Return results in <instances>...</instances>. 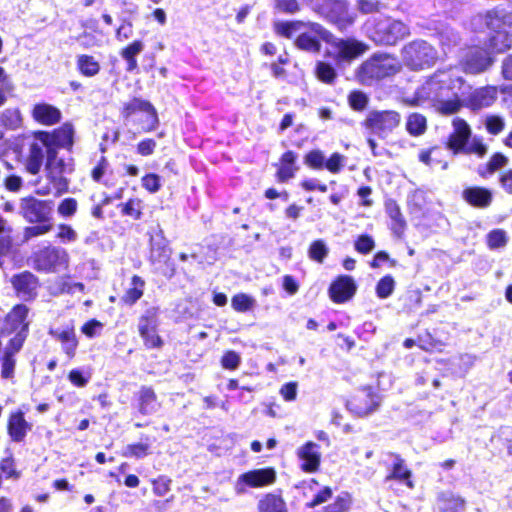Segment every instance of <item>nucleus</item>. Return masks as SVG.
<instances>
[{
  "mask_svg": "<svg viewBox=\"0 0 512 512\" xmlns=\"http://www.w3.org/2000/svg\"><path fill=\"white\" fill-rule=\"evenodd\" d=\"M471 89L456 68L437 70L428 77L411 96L404 97L405 104L413 107H431L441 115L458 113L463 107L473 111L491 107L498 98V87Z\"/></svg>",
  "mask_w": 512,
  "mask_h": 512,
  "instance_id": "f257e3e1",
  "label": "nucleus"
},
{
  "mask_svg": "<svg viewBox=\"0 0 512 512\" xmlns=\"http://www.w3.org/2000/svg\"><path fill=\"white\" fill-rule=\"evenodd\" d=\"M275 31L287 38H295V46L309 53L321 50V41L328 43L330 32L315 22L286 21L275 24Z\"/></svg>",
  "mask_w": 512,
  "mask_h": 512,
  "instance_id": "f03ea898",
  "label": "nucleus"
},
{
  "mask_svg": "<svg viewBox=\"0 0 512 512\" xmlns=\"http://www.w3.org/2000/svg\"><path fill=\"white\" fill-rule=\"evenodd\" d=\"M401 69L399 60L385 53H374L355 71L358 82L371 86L380 80L398 73Z\"/></svg>",
  "mask_w": 512,
  "mask_h": 512,
  "instance_id": "7ed1b4c3",
  "label": "nucleus"
},
{
  "mask_svg": "<svg viewBox=\"0 0 512 512\" xmlns=\"http://www.w3.org/2000/svg\"><path fill=\"white\" fill-rule=\"evenodd\" d=\"M486 24L493 32L489 40L490 49L498 53L509 49L512 43V13L505 9L488 11Z\"/></svg>",
  "mask_w": 512,
  "mask_h": 512,
  "instance_id": "20e7f679",
  "label": "nucleus"
},
{
  "mask_svg": "<svg viewBox=\"0 0 512 512\" xmlns=\"http://www.w3.org/2000/svg\"><path fill=\"white\" fill-rule=\"evenodd\" d=\"M369 37L378 44L394 45L408 36L406 24L390 17H379L368 23Z\"/></svg>",
  "mask_w": 512,
  "mask_h": 512,
  "instance_id": "39448f33",
  "label": "nucleus"
},
{
  "mask_svg": "<svg viewBox=\"0 0 512 512\" xmlns=\"http://www.w3.org/2000/svg\"><path fill=\"white\" fill-rule=\"evenodd\" d=\"M74 171V162L70 156L60 157L57 151H49L45 165L46 177L58 193L68 189V176Z\"/></svg>",
  "mask_w": 512,
  "mask_h": 512,
  "instance_id": "423d86ee",
  "label": "nucleus"
},
{
  "mask_svg": "<svg viewBox=\"0 0 512 512\" xmlns=\"http://www.w3.org/2000/svg\"><path fill=\"white\" fill-rule=\"evenodd\" d=\"M328 55L338 64H350L369 50V45L353 37L338 38L330 33Z\"/></svg>",
  "mask_w": 512,
  "mask_h": 512,
  "instance_id": "0eeeda50",
  "label": "nucleus"
},
{
  "mask_svg": "<svg viewBox=\"0 0 512 512\" xmlns=\"http://www.w3.org/2000/svg\"><path fill=\"white\" fill-rule=\"evenodd\" d=\"M32 261L34 269L39 272L58 273L68 269L70 256L62 247L46 246L34 252Z\"/></svg>",
  "mask_w": 512,
  "mask_h": 512,
  "instance_id": "6e6552de",
  "label": "nucleus"
},
{
  "mask_svg": "<svg viewBox=\"0 0 512 512\" xmlns=\"http://www.w3.org/2000/svg\"><path fill=\"white\" fill-rule=\"evenodd\" d=\"M401 123V115L395 110H371L362 125L370 134L380 139L388 137Z\"/></svg>",
  "mask_w": 512,
  "mask_h": 512,
  "instance_id": "1a4fd4ad",
  "label": "nucleus"
},
{
  "mask_svg": "<svg viewBox=\"0 0 512 512\" xmlns=\"http://www.w3.org/2000/svg\"><path fill=\"white\" fill-rule=\"evenodd\" d=\"M436 58V50L424 40L412 41L402 49L403 62L414 70L431 66Z\"/></svg>",
  "mask_w": 512,
  "mask_h": 512,
  "instance_id": "9d476101",
  "label": "nucleus"
},
{
  "mask_svg": "<svg viewBox=\"0 0 512 512\" xmlns=\"http://www.w3.org/2000/svg\"><path fill=\"white\" fill-rule=\"evenodd\" d=\"M53 209V201L39 200L33 196L23 197L19 203V214L30 223L50 221Z\"/></svg>",
  "mask_w": 512,
  "mask_h": 512,
  "instance_id": "9b49d317",
  "label": "nucleus"
},
{
  "mask_svg": "<svg viewBox=\"0 0 512 512\" xmlns=\"http://www.w3.org/2000/svg\"><path fill=\"white\" fill-rule=\"evenodd\" d=\"M276 474L272 468L255 469L239 475L234 484L238 495L245 494L250 488H262L275 481Z\"/></svg>",
  "mask_w": 512,
  "mask_h": 512,
  "instance_id": "f8f14e48",
  "label": "nucleus"
},
{
  "mask_svg": "<svg viewBox=\"0 0 512 512\" xmlns=\"http://www.w3.org/2000/svg\"><path fill=\"white\" fill-rule=\"evenodd\" d=\"M493 63L491 53L480 47H470L462 59L464 70L470 74H479L488 69Z\"/></svg>",
  "mask_w": 512,
  "mask_h": 512,
  "instance_id": "ddd939ff",
  "label": "nucleus"
},
{
  "mask_svg": "<svg viewBox=\"0 0 512 512\" xmlns=\"http://www.w3.org/2000/svg\"><path fill=\"white\" fill-rule=\"evenodd\" d=\"M452 128L453 131L447 140V148L451 150L454 155H456L465 149V146L471 137L472 130L469 124L460 117L453 119Z\"/></svg>",
  "mask_w": 512,
  "mask_h": 512,
  "instance_id": "4468645a",
  "label": "nucleus"
},
{
  "mask_svg": "<svg viewBox=\"0 0 512 512\" xmlns=\"http://www.w3.org/2000/svg\"><path fill=\"white\" fill-rule=\"evenodd\" d=\"M74 130L71 124H64L60 128L48 132H38L39 139H43L48 145V152L57 151V148H71L73 145Z\"/></svg>",
  "mask_w": 512,
  "mask_h": 512,
  "instance_id": "2eb2a0df",
  "label": "nucleus"
},
{
  "mask_svg": "<svg viewBox=\"0 0 512 512\" xmlns=\"http://www.w3.org/2000/svg\"><path fill=\"white\" fill-rule=\"evenodd\" d=\"M357 291L355 280L348 275L338 276L329 287V296L334 303H345L353 298Z\"/></svg>",
  "mask_w": 512,
  "mask_h": 512,
  "instance_id": "dca6fc26",
  "label": "nucleus"
},
{
  "mask_svg": "<svg viewBox=\"0 0 512 512\" xmlns=\"http://www.w3.org/2000/svg\"><path fill=\"white\" fill-rule=\"evenodd\" d=\"M379 405L378 397L371 389H363L354 394L347 402V407L358 416L372 413Z\"/></svg>",
  "mask_w": 512,
  "mask_h": 512,
  "instance_id": "f3484780",
  "label": "nucleus"
},
{
  "mask_svg": "<svg viewBox=\"0 0 512 512\" xmlns=\"http://www.w3.org/2000/svg\"><path fill=\"white\" fill-rule=\"evenodd\" d=\"M11 283L17 295L23 299L34 298L39 287L38 278L28 271L14 275L11 279Z\"/></svg>",
  "mask_w": 512,
  "mask_h": 512,
  "instance_id": "a211bd4d",
  "label": "nucleus"
},
{
  "mask_svg": "<svg viewBox=\"0 0 512 512\" xmlns=\"http://www.w3.org/2000/svg\"><path fill=\"white\" fill-rule=\"evenodd\" d=\"M44 149L48 154L47 143L43 141V139H39L38 133H36L34 141L30 144L29 153L25 162L26 170L29 173L35 175L40 171L44 160Z\"/></svg>",
  "mask_w": 512,
  "mask_h": 512,
  "instance_id": "6ab92c4d",
  "label": "nucleus"
},
{
  "mask_svg": "<svg viewBox=\"0 0 512 512\" xmlns=\"http://www.w3.org/2000/svg\"><path fill=\"white\" fill-rule=\"evenodd\" d=\"M297 455L302 461L301 468L305 472H315L320 465L321 454L319 446L314 442H307L297 450Z\"/></svg>",
  "mask_w": 512,
  "mask_h": 512,
  "instance_id": "aec40b11",
  "label": "nucleus"
},
{
  "mask_svg": "<svg viewBox=\"0 0 512 512\" xmlns=\"http://www.w3.org/2000/svg\"><path fill=\"white\" fill-rule=\"evenodd\" d=\"M16 322H7V327H5L1 335L4 336L6 333H10L11 331H15L16 334L9 340V344L6 347V354L15 355L22 347L28 331V325H15Z\"/></svg>",
  "mask_w": 512,
  "mask_h": 512,
  "instance_id": "412c9836",
  "label": "nucleus"
},
{
  "mask_svg": "<svg viewBox=\"0 0 512 512\" xmlns=\"http://www.w3.org/2000/svg\"><path fill=\"white\" fill-rule=\"evenodd\" d=\"M463 198L471 206L477 208L488 207L493 199L492 192L484 187H470L463 191Z\"/></svg>",
  "mask_w": 512,
  "mask_h": 512,
  "instance_id": "4be33fe9",
  "label": "nucleus"
},
{
  "mask_svg": "<svg viewBox=\"0 0 512 512\" xmlns=\"http://www.w3.org/2000/svg\"><path fill=\"white\" fill-rule=\"evenodd\" d=\"M138 410L142 415L155 413L159 408L157 395L153 388L142 386L138 391Z\"/></svg>",
  "mask_w": 512,
  "mask_h": 512,
  "instance_id": "5701e85b",
  "label": "nucleus"
},
{
  "mask_svg": "<svg viewBox=\"0 0 512 512\" xmlns=\"http://www.w3.org/2000/svg\"><path fill=\"white\" fill-rule=\"evenodd\" d=\"M32 114L37 122L44 125H53L59 122L61 118L60 110L46 103L35 105Z\"/></svg>",
  "mask_w": 512,
  "mask_h": 512,
  "instance_id": "b1692460",
  "label": "nucleus"
},
{
  "mask_svg": "<svg viewBox=\"0 0 512 512\" xmlns=\"http://www.w3.org/2000/svg\"><path fill=\"white\" fill-rule=\"evenodd\" d=\"M50 333L62 343L66 354L69 358H72L78 345L73 328L69 326L51 328Z\"/></svg>",
  "mask_w": 512,
  "mask_h": 512,
  "instance_id": "393cba45",
  "label": "nucleus"
},
{
  "mask_svg": "<svg viewBox=\"0 0 512 512\" xmlns=\"http://www.w3.org/2000/svg\"><path fill=\"white\" fill-rule=\"evenodd\" d=\"M296 160L297 154L293 151H287L282 155L277 170V178L280 182H286L295 176L298 171Z\"/></svg>",
  "mask_w": 512,
  "mask_h": 512,
  "instance_id": "a878e982",
  "label": "nucleus"
},
{
  "mask_svg": "<svg viewBox=\"0 0 512 512\" xmlns=\"http://www.w3.org/2000/svg\"><path fill=\"white\" fill-rule=\"evenodd\" d=\"M30 429L29 423L24 419L23 413H12L8 422V431L14 441H21Z\"/></svg>",
  "mask_w": 512,
  "mask_h": 512,
  "instance_id": "bb28decb",
  "label": "nucleus"
},
{
  "mask_svg": "<svg viewBox=\"0 0 512 512\" xmlns=\"http://www.w3.org/2000/svg\"><path fill=\"white\" fill-rule=\"evenodd\" d=\"M85 287L80 282H73L70 277H61L52 286L51 291L54 294H70L80 296L84 294Z\"/></svg>",
  "mask_w": 512,
  "mask_h": 512,
  "instance_id": "cd10ccee",
  "label": "nucleus"
},
{
  "mask_svg": "<svg viewBox=\"0 0 512 512\" xmlns=\"http://www.w3.org/2000/svg\"><path fill=\"white\" fill-rule=\"evenodd\" d=\"M386 212L392 221L391 229L393 233L398 237H401L404 233L406 222L403 218L400 207L396 202L388 201L386 203Z\"/></svg>",
  "mask_w": 512,
  "mask_h": 512,
  "instance_id": "c85d7f7f",
  "label": "nucleus"
},
{
  "mask_svg": "<svg viewBox=\"0 0 512 512\" xmlns=\"http://www.w3.org/2000/svg\"><path fill=\"white\" fill-rule=\"evenodd\" d=\"M144 287V280L139 276H133L121 298L122 301L129 305L134 304L138 299L142 297Z\"/></svg>",
  "mask_w": 512,
  "mask_h": 512,
  "instance_id": "c756f323",
  "label": "nucleus"
},
{
  "mask_svg": "<svg viewBox=\"0 0 512 512\" xmlns=\"http://www.w3.org/2000/svg\"><path fill=\"white\" fill-rule=\"evenodd\" d=\"M508 163V158L501 154L495 153L491 156L489 161L485 165H480L477 169L478 174L482 178H488L493 175L496 171L505 167Z\"/></svg>",
  "mask_w": 512,
  "mask_h": 512,
  "instance_id": "7c9ffc66",
  "label": "nucleus"
},
{
  "mask_svg": "<svg viewBox=\"0 0 512 512\" xmlns=\"http://www.w3.org/2000/svg\"><path fill=\"white\" fill-rule=\"evenodd\" d=\"M76 65L79 72L86 77H93L100 71L99 62L91 55H78Z\"/></svg>",
  "mask_w": 512,
  "mask_h": 512,
  "instance_id": "2f4dec72",
  "label": "nucleus"
},
{
  "mask_svg": "<svg viewBox=\"0 0 512 512\" xmlns=\"http://www.w3.org/2000/svg\"><path fill=\"white\" fill-rule=\"evenodd\" d=\"M259 512H287L284 500L277 495L267 494L258 504Z\"/></svg>",
  "mask_w": 512,
  "mask_h": 512,
  "instance_id": "473e14b6",
  "label": "nucleus"
},
{
  "mask_svg": "<svg viewBox=\"0 0 512 512\" xmlns=\"http://www.w3.org/2000/svg\"><path fill=\"white\" fill-rule=\"evenodd\" d=\"M427 129V119L420 113H411L406 120V130L414 137L421 136Z\"/></svg>",
  "mask_w": 512,
  "mask_h": 512,
  "instance_id": "72a5a7b5",
  "label": "nucleus"
},
{
  "mask_svg": "<svg viewBox=\"0 0 512 512\" xmlns=\"http://www.w3.org/2000/svg\"><path fill=\"white\" fill-rule=\"evenodd\" d=\"M411 477V471L407 469L404 465V460L401 459L399 456L396 457V462L393 465V469L390 475L386 477V480L389 481L391 479H397V480H407L406 485L409 488H413V482L409 480Z\"/></svg>",
  "mask_w": 512,
  "mask_h": 512,
  "instance_id": "f704fd0d",
  "label": "nucleus"
},
{
  "mask_svg": "<svg viewBox=\"0 0 512 512\" xmlns=\"http://www.w3.org/2000/svg\"><path fill=\"white\" fill-rule=\"evenodd\" d=\"M144 111H152V104L149 101L134 98L124 104L122 115L129 118L137 112L143 113Z\"/></svg>",
  "mask_w": 512,
  "mask_h": 512,
  "instance_id": "c9c22d12",
  "label": "nucleus"
},
{
  "mask_svg": "<svg viewBox=\"0 0 512 512\" xmlns=\"http://www.w3.org/2000/svg\"><path fill=\"white\" fill-rule=\"evenodd\" d=\"M507 232L503 229H494L486 236L487 246L491 250L504 248L508 243Z\"/></svg>",
  "mask_w": 512,
  "mask_h": 512,
  "instance_id": "e433bc0d",
  "label": "nucleus"
},
{
  "mask_svg": "<svg viewBox=\"0 0 512 512\" xmlns=\"http://www.w3.org/2000/svg\"><path fill=\"white\" fill-rule=\"evenodd\" d=\"M328 253L329 248L321 239L313 241L308 249L309 258L317 263H323Z\"/></svg>",
  "mask_w": 512,
  "mask_h": 512,
  "instance_id": "4c0bfd02",
  "label": "nucleus"
},
{
  "mask_svg": "<svg viewBox=\"0 0 512 512\" xmlns=\"http://www.w3.org/2000/svg\"><path fill=\"white\" fill-rule=\"evenodd\" d=\"M141 336L150 348L160 347L162 345L161 338L158 336L155 325L148 322L140 327Z\"/></svg>",
  "mask_w": 512,
  "mask_h": 512,
  "instance_id": "58836bf2",
  "label": "nucleus"
},
{
  "mask_svg": "<svg viewBox=\"0 0 512 512\" xmlns=\"http://www.w3.org/2000/svg\"><path fill=\"white\" fill-rule=\"evenodd\" d=\"M315 73L320 81L327 84L332 83L337 76L335 68L331 64L323 61L317 62Z\"/></svg>",
  "mask_w": 512,
  "mask_h": 512,
  "instance_id": "ea45409f",
  "label": "nucleus"
},
{
  "mask_svg": "<svg viewBox=\"0 0 512 512\" xmlns=\"http://www.w3.org/2000/svg\"><path fill=\"white\" fill-rule=\"evenodd\" d=\"M304 163L312 169L321 170L325 168V154L319 149H313L304 156Z\"/></svg>",
  "mask_w": 512,
  "mask_h": 512,
  "instance_id": "a19ab883",
  "label": "nucleus"
},
{
  "mask_svg": "<svg viewBox=\"0 0 512 512\" xmlns=\"http://www.w3.org/2000/svg\"><path fill=\"white\" fill-rule=\"evenodd\" d=\"M395 289V280L391 275L381 278L376 285V295L381 299L388 298Z\"/></svg>",
  "mask_w": 512,
  "mask_h": 512,
  "instance_id": "79ce46f5",
  "label": "nucleus"
},
{
  "mask_svg": "<svg viewBox=\"0 0 512 512\" xmlns=\"http://www.w3.org/2000/svg\"><path fill=\"white\" fill-rule=\"evenodd\" d=\"M231 305L234 310L239 312H245L251 310L255 305V300L244 293H239L233 296L231 300Z\"/></svg>",
  "mask_w": 512,
  "mask_h": 512,
  "instance_id": "37998d69",
  "label": "nucleus"
},
{
  "mask_svg": "<svg viewBox=\"0 0 512 512\" xmlns=\"http://www.w3.org/2000/svg\"><path fill=\"white\" fill-rule=\"evenodd\" d=\"M122 213L130 216L133 219H140L142 216L143 203L138 198L129 199L126 203L122 204Z\"/></svg>",
  "mask_w": 512,
  "mask_h": 512,
  "instance_id": "c03bdc74",
  "label": "nucleus"
},
{
  "mask_svg": "<svg viewBox=\"0 0 512 512\" xmlns=\"http://www.w3.org/2000/svg\"><path fill=\"white\" fill-rule=\"evenodd\" d=\"M56 238L63 244H71L78 240V233L68 224H59Z\"/></svg>",
  "mask_w": 512,
  "mask_h": 512,
  "instance_id": "a18cd8bd",
  "label": "nucleus"
},
{
  "mask_svg": "<svg viewBox=\"0 0 512 512\" xmlns=\"http://www.w3.org/2000/svg\"><path fill=\"white\" fill-rule=\"evenodd\" d=\"M347 161L346 156L335 152L326 160L325 168L333 174L339 173L345 166Z\"/></svg>",
  "mask_w": 512,
  "mask_h": 512,
  "instance_id": "49530a36",
  "label": "nucleus"
},
{
  "mask_svg": "<svg viewBox=\"0 0 512 512\" xmlns=\"http://www.w3.org/2000/svg\"><path fill=\"white\" fill-rule=\"evenodd\" d=\"M485 127L488 133L497 135L505 128V120L498 115H488L485 119Z\"/></svg>",
  "mask_w": 512,
  "mask_h": 512,
  "instance_id": "de8ad7c7",
  "label": "nucleus"
},
{
  "mask_svg": "<svg viewBox=\"0 0 512 512\" xmlns=\"http://www.w3.org/2000/svg\"><path fill=\"white\" fill-rule=\"evenodd\" d=\"M487 146L483 143L482 139L474 137L470 142L465 146V149L461 153L465 154H475L479 158H482L487 153Z\"/></svg>",
  "mask_w": 512,
  "mask_h": 512,
  "instance_id": "09e8293b",
  "label": "nucleus"
},
{
  "mask_svg": "<svg viewBox=\"0 0 512 512\" xmlns=\"http://www.w3.org/2000/svg\"><path fill=\"white\" fill-rule=\"evenodd\" d=\"M143 119L141 120V129L144 132H150L156 129L159 120L156 109L152 105V111H144Z\"/></svg>",
  "mask_w": 512,
  "mask_h": 512,
  "instance_id": "8fccbe9b",
  "label": "nucleus"
},
{
  "mask_svg": "<svg viewBox=\"0 0 512 512\" xmlns=\"http://www.w3.org/2000/svg\"><path fill=\"white\" fill-rule=\"evenodd\" d=\"M142 187L147 190L149 193H156L160 190L162 184H161V177L154 173L146 174L142 180Z\"/></svg>",
  "mask_w": 512,
  "mask_h": 512,
  "instance_id": "3c124183",
  "label": "nucleus"
},
{
  "mask_svg": "<svg viewBox=\"0 0 512 512\" xmlns=\"http://www.w3.org/2000/svg\"><path fill=\"white\" fill-rule=\"evenodd\" d=\"M349 105L356 111H362L368 104V97L361 91H353L348 97Z\"/></svg>",
  "mask_w": 512,
  "mask_h": 512,
  "instance_id": "603ef678",
  "label": "nucleus"
},
{
  "mask_svg": "<svg viewBox=\"0 0 512 512\" xmlns=\"http://www.w3.org/2000/svg\"><path fill=\"white\" fill-rule=\"evenodd\" d=\"M2 121L10 129H16L21 124V115L17 109H7L2 113Z\"/></svg>",
  "mask_w": 512,
  "mask_h": 512,
  "instance_id": "864d4df0",
  "label": "nucleus"
},
{
  "mask_svg": "<svg viewBox=\"0 0 512 512\" xmlns=\"http://www.w3.org/2000/svg\"><path fill=\"white\" fill-rule=\"evenodd\" d=\"M78 208V203L74 198H65L58 206V213L64 218L72 217Z\"/></svg>",
  "mask_w": 512,
  "mask_h": 512,
  "instance_id": "5fc2aeb1",
  "label": "nucleus"
},
{
  "mask_svg": "<svg viewBox=\"0 0 512 512\" xmlns=\"http://www.w3.org/2000/svg\"><path fill=\"white\" fill-rule=\"evenodd\" d=\"M149 454V445L143 443L130 444L125 448V457L143 458Z\"/></svg>",
  "mask_w": 512,
  "mask_h": 512,
  "instance_id": "6e6d98bb",
  "label": "nucleus"
},
{
  "mask_svg": "<svg viewBox=\"0 0 512 512\" xmlns=\"http://www.w3.org/2000/svg\"><path fill=\"white\" fill-rule=\"evenodd\" d=\"M241 363V357L235 351L229 350L221 358V365L224 369L235 370Z\"/></svg>",
  "mask_w": 512,
  "mask_h": 512,
  "instance_id": "4d7b16f0",
  "label": "nucleus"
},
{
  "mask_svg": "<svg viewBox=\"0 0 512 512\" xmlns=\"http://www.w3.org/2000/svg\"><path fill=\"white\" fill-rule=\"evenodd\" d=\"M355 249L361 254H368L375 247L373 238L369 235H360L355 241Z\"/></svg>",
  "mask_w": 512,
  "mask_h": 512,
  "instance_id": "13d9d810",
  "label": "nucleus"
},
{
  "mask_svg": "<svg viewBox=\"0 0 512 512\" xmlns=\"http://www.w3.org/2000/svg\"><path fill=\"white\" fill-rule=\"evenodd\" d=\"M144 49V44L140 40H135L127 47L123 48L120 52V55L123 59H131L136 58L138 54H140Z\"/></svg>",
  "mask_w": 512,
  "mask_h": 512,
  "instance_id": "bf43d9fd",
  "label": "nucleus"
},
{
  "mask_svg": "<svg viewBox=\"0 0 512 512\" xmlns=\"http://www.w3.org/2000/svg\"><path fill=\"white\" fill-rule=\"evenodd\" d=\"M69 381L77 387H84L87 385L90 375H84L80 370L73 369L68 374Z\"/></svg>",
  "mask_w": 512,
  "mask_h": 512,
  "instance_id": "052dcab7",
  "label": "nucleus"
},
{
  "mask_svg": "<svg viewBox=\"0 0 512 512\" xmlns=\"http://www.w3.org/2000/svg\"><path fill=\"white\" fill-rule=\"evenodd\" d=\"M14 355L4 354L2 361V369L1 376L3 378H11L13 377L14 368H15V360L13 358Z\"/></svg>",
  "mask_w": 512,
  "mask_h": 512,
  "instance_id": "680f3d73",
  "label": "nucleus"
},
{
  "mask_svg": "<svg viewBox=\"0 0 512 512\" xmlns=\"http://www.w3.org/2000/svg\"><path fill=\"white\" fill-rule=\"evenodd\" d=\"M171 480L165 477H159L153 481V492L157 496H164L170 491Z\"/></svg>",
  "mask_w": 512,
  "mask_h": 512,
  "instance_id": "e2e57ef3",
  "label": "nucleus"
},
{
  "mask_svg": "<svg viewBox=\"0 0 512 512\" xmlns=\"http://www.w3.org/2000/svg\"><path fill=\"white\" fill-rule=\"evenodd\" d=\"M351 499L348 494L338 496L334 503L330 506L331 512H344L350 507Z\"/></svg>",
  "mask_w": 512,
  "mask_h": 512,
  "instance_id": "0e129e2a",
  "label": "nucleus"
},
{
  "mask_svg": "<svg viewBox=\"0 0 512 512\" xmlns=\"http://www.w3.org/2000/svg\"><path fill=\"white\" fill-rule=\"evenodd\" d=\"M297 387L296 382L286 383L280 388V395L285 401H294L297 396Z\"/></svg>",
  "mask_w": 512,
  "mask_h": 512,
  "instance_id": "69168bd1",
  "label": "nucleus"
},
{
  "mask_svg": "<svg viewBox=\"0 0 512 512\" xmlns=\"http://www.w3.org/2000/svg\"><path fill=\"white\" fill-rule=\"evenodd\" d=\"M78 41L82 47L87 49L95 46H100V40L90 32H83L79 36Z\"/></svg>",
  "mask_w": 512,
  "mask_h": 512,
  "instance_id": "338daca9",
  "label": "nucleus"
},
{
  "mask_svg": "<svg viewBox=\"0 0 512 512\" xmlns=\"http://www.w3.org/2000/svg\"><path fill=\"white\" fill-rule=\"evenodd\" d=\"M499 183L507 194L512 195V169L505 170L500 174Z\"/></svg>",
  "mask_w": 512,
  "mask_h": 512,
  "instance_id": "774afa93",
  "label": "nucleus"
}]
</instances>
